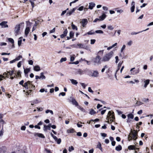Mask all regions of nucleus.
Here are the masks:
<instances>
[{
  "label": "nucleus",
  "instance_id": "14",
  "mask_svg": "<svg viewBox=\"0 0 153 153\" xmlns=\"http://www.w3.org/2000/svg\"><path fill=\"white\" fill-rule=\"evenodd\" d=\"M51 124H49L48 126H46L45 125H44V128H43V130L45 131H47V130H51Z\"/></svg>",
  "mask_w": 153,
  "mask_h": 153
},
{
  "label": "nucleus",
  "instance_id": "61",
  "mask_svg": "<svg viewBox=\"0 0 153 153\" xmlns=\"http://www.w3.org/2000/svg\"><path fill=\"white\" fill-rule=\"evenodd\" d=\"M55 28H54L52 30H51L50 31V33H53L55 32Z\"/></svg>",
  "mask_w": 153,
  "mask_h": 153
},
{
  "label": "nucleus",
  "instance_id": "18",
  "mask_svg": "<svg viewBox=\"0 0 153 153\" xmlns=\"http://www.w3.org/2000/svg\"><path fill=\"white\" fill-rule=\"evenodd\" d=\"M67 33L68 30L67 29H66L64 31L63 33L60 35V37L62 38H63L67 35Z\"/></svg>",
  "mask_w": 153,
  "mask_h": 153
},
{
  "label": "nucleus",
  "instance_id": "30",
  "mask_svg": "<svg viewBox=\"0 0 153 153\" xmlns=\"http://www.w3.org/2000/svg\"><path fill=\"white\" fill-rule=\"evenodd\" d=\"M115 149L117 151H120L122 149V147L121 145H119L115 148Z\"/></svg>",
  "mask_w": 153,
  "mask_h": 153
},
{
  "label": "nucleus",
  "instance_id": "39",
  "mask_svg": "<svg viewBox=\"0 0 153 153\" xmlns=\"http://www.w3.org/2000/svg\"><path fill=\"white\" fill-rule=\"evenodd\" d=\"M67 60V58L66 57L62 58L60 60V62L62 63L63 62L66 61Z\"/></svg>",
  "mask_w": 153,
  "mask_h": 153
},
{
  "label": "nucleus",
  "instance_id": "24",
  "mask_svg": "<svg viewBox=\"0 0 153 153\" xmlns=\"http://www.w3.org/2000/svg\"><path fill=\"white\" fill-rule=\"evenodd\" d=\"M30 30V28L29 27H26L25 30V34L27 36L28 34L29 33V31Z\"/></svg>",
  "mask_w": 153,
  "mask_h": 153
},
{
  "label": "nucleus",
  "instance_id": "44",
  "mask_svg": "<svg viewBox=\"0 0 153 153\" xmlns=\"http://www.w3.org/2000/svg\"><path fill=\"white\" fill-rule=\"evenodd\" d=\"M125 48L126 45H123L121 49L120 52L121 53H122L123 52V51L125 49Z\"/></svg>",
  "mask_w": 153,
  "mask_h": 153
},
{
  "label": "nucleus",
  "instance_id": "64",
  "mask_svg": "<svg viewBox=\"0 0 153 153\" xmlns=\"http://www.w3.org/2000/svg\"><path fill=\"white\" fill-rule=\"evenodd\" d=\"M84 8V7L83 6H82L80 7L78 9V10L79 11H82L83 10Z\"/></svg>",
  "mask_w": 153,
  "mask_h": 153
},
{
  "label": "nucleus",
  "instance_id": "8",
  "mask_svg": "<svg viewBox=\"0 0 153 153\" xmlns=\"http://www.w3.org/2000/svg\"><path fill=\"white\" fill-rule=\"evenodd\" d=\"M75 74L76 75H81L85 73V71L81 69H76L74 71Z\"/></svg>",
  "mask_w": 153,
  "mask_h": 153
},
{
  "label": "nucleus",
  "instance_id": "2",
  "mask_svg": "<svg viewBox=\"0 0 153 153\" xmlns=\"http://www.w3.org/2000/svg\"><path fill=\"white\" fill-rule=\"evenodd\" d=\"M114 119L115 117L114 115V112L111 111H109L106 118V120H107L106 122L109 123V120L112 122L114 121Z\"/></svg>",
  "mask_w": 153,
  "mask_h": 153
},
{
  "label": "nucleus",
  "instance_id": "6",
  "mask_svg": "<svg viewBox=\"0 0 153 153\" xmlns=\"http://www.w3.org/2000/svg\"><path fill=\"white\" fill-rule=\"evenodd\" d=\"M101 57L97 55L93 60L94 64L95 65H98L101 63Z\"/></svg>",
  "mask_w": 153,
  "mask_h": 153
},
{
  "label": "nucleus",
  "instance_id": "53",
  "mask_svg": "<svg viewBox=\"0 0 153 153\" xmlns=\"http://www.w3.org/2000/svg\"><path fill=\"white\" fill-rule=\"evenodd\" d=\"M96 42L95 39H91V45L94 44Z\"/></svg>",
  "mask_w": 153,
  "mask_h": 153
},
{
  "label": "nucleus",
  "instance_id": "1",
  "mask_svg": "<svg viewBox=\"0 0 153 153\" xmlns=\"http://www.w3.org/2000/svg\"><path fill=\"white\" fill-rule=\"evenodd\" d=\"M137 132L134 130L133 131L131 130V132L128 136V139L130 141L132 139L134 140H136L137 138Z\"/></svg>",
  "mask_w": 153,
  "mask_h": 153
},
{
  "label": "nucleus",
  "instance_id": "34",
  "mask_svg": "<svg viewBox=\"0 0 153 153\" xmlns=\"http://www.w3.org/2000/svg\"><path fill=\"white\" fill-rule=\"evenodd\" d=\"M35 1V0H29V1L30 2L33 8L34 7V1Z\"/></svg>",
  "mask_w": 153,
  "mask_h": 153
},
{
  "label": "nucleus",
  "instance_id": "52",
  "mask_svg": "<svg viewBox=\"0 0 153 153\" xmlns=\"http://www.w3.org/2000/svg\"><path fill=\"white\" fill-rule=\"evenodd\" d=\"M56 142H57V143L58 144H60V143H61V139L60 138H59V139H58L57 141H56Z\"/></svg>",
  "mask_w": 153,
  "mask_h": 153
},
{
  "label": "nucleus",
  "instance_id": "4",
  "mask_svg": "<svg viewBox=\"0 0 153 153\" xmlns=\"http://www.w3.org/2000/svg\"><path fill=\"white\" fill-rule=\"evenodd\" d=\"M24 87L26 89H34L35 86L32 84V82L28 81L24 83Z\"/></svg>",
  "mask_w": 153,
  "mask_h": 153
},
{
  "label": "nucleus",
  "instance_id": "37",
  "mask_svg": "<svg viewBox=\"0 0 153 153\" xmlns=\"http://www.w3.org/2000/svg\"><path fill=\"white\" fill-rule=\"evenodd\" d=\"M95 32L97 33L102 34L103 33V32L101 30H96Z\"/></svg>",
  "mask_w": 153,
  "mask_h": 153
},
{
  "label": "nucleus",
  "instance_id": "40",
  "mask_svg": "<svg viewBox=\"0 0 153 153\" xmlns=\"http://www.w3.org/2000/svg\"><path fill=\"white\" fill-rule=\"evenodd\" d=\"M7 71L8 74H9L10 76H12L14 74V72L13 71Z\"/></svg>",
  "mask_w": 153,
  "mask_h": 153
},
{
  "label": "nucleus",
  "instance_id": "50",
  "mask_svg": "<svg viewBox=\"0 0 153 153\" xmlns=\"http://www.w3.org/2000/svg\"><path fill=\"white\" fill-rule=\"evenodd\" d=\"M108 28L109 30H112L114 29V27L111 25L108 26Z\"/></svg>",
  "mask_w": 153,
  "mask_h": 153
},
{
  "label": "nucleus",
  "instance_id": "23",
  "mask_svg": "<svg viewBox=\"0 0 153 153\" xmlns=\"http://www.w3.org/2000/svg\"><path fill=\"white\" fill-rule=\"evenodd\" d=\"M70 81L72 84L74 85H76L78 83V82L76 81V80L73 79H70Z\"/></svg>",
  "mask_w": 153,
  "mask_h": 153
},
{
  "label": "nucleus",
  "instance_id": "48",
  "mask_svg": "<svg viewBox=\"0 0 153 153\" xmlns=\"http://www.w3.org/2000/svg\"><path fill=\"white\" fill-rule=\"evenodd\" d=\"M74 35V33L73 32H70L69 33V36L70 38H71L73 37Z\"/></svg>",
  "mask_w": 153,
  "mask_h": 153
},
{
  "label": "nucleus",
  "instance_id": "45",
  "mask_svg": "<svg viewBox=\"0 0 153 153\" xmlns=\"http://www.w3.org/2000/svg\"><path fill=\"white\" fill-rule=\"evenodd\" d=\"M97 147L102 150V148L101 147V145L100 143H99L97 145Z\"/></svg>",
  "mask_w": 153,
  "mask_h": 153
},
{
  "label": "nucleus",
  "instance_id": "16",
  "mask_svg": "<svg viewBox=\"0 0 153 153\" xmlns=\"http://www.w3.org/2000/svg\"><path fill=\"white\" fill-rule=\"evenodd\" d=\"M102 15L99 17L100 20V21H103L104 20L106 17V15L105 13H104V12H102Z\"/></svg>",
  "mask_w": 153,
  "mask_h": 153
},
{
  "label": "nucleus",
  "instance_id": "3",
  "mask_svg": "<svg viewBox=\"0 0 153 153\" xmlns=\"http://www.w3.org/2000/svg\"><path fill=\"white\" fill-rule=\"evenodd\" d=\"M113 54L114 52L112 51H111L106 53L103 57L102 61L104 62H106L109 61L113 56Z\"/></svg>",
  "mask_w": 153,
  "mask_h": 153
},
{
  "label": "nucleus",
  "instance_id": "31",
  "mask_svg": "<svg viewBox=\"0 0 153 153\" xmlns=\"http://www.w3.org/2000/svg\"><path fill=\"white\" fill-rule=\"evenodd\" d=\"M149 79H147L144 82L145 83L144 85L145 88H146L148 85L149 83Z\"/></svg>",
  "mask_w": 153,
  "mask_h": 153
},
{
  "label": "nucleus",
  "instance_id": "32",
  "mask_svg": "<svg viewBox=\"0 0 153 153\" xmlns=\"http://www.w3.org/2000/svg\"><path fill=\"white\" fill-rule=\"evenodd\" d=\"M71 27L72 28L73 30H77L78 28L76 26L74 25L73 24V23H72L71 25Z\"/></svg>",
  "mask_w": 153,
  "mask_h": 153
},
{
  "label": "nucleus",
  "instance_id": "12",
  "mask_svg": "<svg viewBox=\"0 0 153 153\" xmlns=\"http://www.w3.org/2000/svg\"><path fill=\"white\" fill-rule=\"evenodd\" d=\"M91 76L95 77H97L99 76V73L98 71H93L91 75Z\"/></svg>",
  "mask_w": 153,
  "mask_h": 153
},
{
  "label": "nucleus",
  "instance_id": "10",
  "mask_svg": "<svg viewBox=\"0 0 153 153\" xmlns=\"http://www.w3.org/2000/svg\"><path fill=\"white\" fill-rule=\"evenodd\" d=\"M31 105H33L34 104H37L41 102V101L39 99H35L31 101Z\"/></svg>",
  "mask_w": 153,
  "mask_h": 153
},
{
  "label": "nucleus",
  "instance_id": "33",
  "mask_svg": "<svg viewBox=\"0 0 153 153\" xmlns=\"http://www.w3.org/2000/svg\"><path fill=\"white\" fill-rule=\"evenodd\" d=\"M74 130L73 128L69 129L67 130V132L68 133H73L74 132Z\"/></svg>",
  "mask_w": 153,
  "mask_h": 153
},
{
  "label": "nucleus",
  "instance_id": "11",
  "mask_svg": "<svg viewBox=\"0 0 153 153\" xmlns=\"http://www.w3.org/2000/svg\"><path fill=\"white\" fill-rule=\"evenodd\" d=\"M70 101L71 102L72 104L74 105H75L76 106H78V103L76 102V101L74 98H73L71 97L70 98Z\"/></svg>",
  "mask_w": 153,
  "mask_h": 153
},
{
  "label": "nucleus",
  "instance_id": "19",
  "mask_svg": "<svg viewBox=\"0 0 153 153\" xmlns=\"http://www.w3.org/2000/svg\"><path fill=\"white\" fill-rule=\"evenodd\" d=\"M30 71L29 68L25 69L24 68V72L25 75V76L27 77L28 76V73Z\"/></svg>",
  "mask_w": 153,
  "mask_h": 153
},
{
  "label": "nucleus",
  "instance_id": "17",
  "mask_svg": "<svg viewBox=\"0 0 153 153\" xmlns=\"http://www.w3.org/2000/svg\"><path fill=\"white\" fill-rule=\"evenodd\" d=\"M14 74L16 78L21 77V72L20 71H18L16 73H15Z\"/></svg>",
  "mask_w": 153,
  "mask_h": 153
},
{
  "label": "nucleus",
  "instance_id": "58",
  "mask_svg": "<svg viewBox=\"0 0 153 153\" xmlns=\"http://www.w3.org/2000/svg\"><path fill=\"white\" fill-rule=\"evenodd\" d=\"M60 95H61L62 96H65V92H61L59 93V96H60Z\"/></svg>",
  "mask_w": 153,
  "mask_h": 153
},
{
  "label": "nucleus",
  "instance_id": "7",
  "mask_svg": "<svg viewBox=\"0 0 153 153\" xmlns=\"http://www.w3.org/2000/svg\"><path fill=\"white\" fill-rule=\"evenodd\" d=\"M130 71L131 75H136L139 73L140 69L139 68H133L131 69Z\"/></svg>",
  "mask_w": 153,
  "mask_h": 153
},
{
  "label": "nucleus",
  "instance_id": "21",
  "mask_svg": "<svg viewBox=\"0 0 153 153\" xmlns=\"http://www.w3.org/2000/svg\"><path fill=\"white\" fill-rule=\"evenodd\" d=\"M33 70L36 71H39L40 70V68L38 65H36L33 67Z\"/></svg>",
  "mask_w": 153,
  "mask_h": 153
},
{
  "label": "nucleus",
  "instance_id": "5",
  "mask_svg": "<svg viewBox=\"0 0 153 153\" xmlns=\"http://www.w3.org/2000/svg\"><path fill=\"white\" fill-rule=\"evenodd\" d=\"M24 23L23 22L19 24H17L16 25L14 28V34L16 36L19 34L20 33V26L22 25H23Z\"/></svg>",
  "mask_w": 153,
  "mask_h": 153
},
{
  "label": "nucleus",
  "instance_id": "15",
  "mask_svg": "<svg viewBox=\"0 0 153 153\" xmlns=\"http://www.w3.org/2000/svg\"><path fill=\"white\" fill-rule=\"evenodd\" d=\"M135 9V2L133 1L131 3V13L134 11Z\"/></svg>",
  "mask_w": 153,
  "mask_h": 153
},
{
  "label": "nucleus",
  "instance_id": "56",
  "mask_svg": "<svg viewBox=\"0 0 153 153\" xmlns=\"http://www.w3.org/2000/svg\"><path fill=\"white\" fill-rule=\"evenodd\" d=\"M131 32V35H136L139 33H140V32Z\"/></svg>",
  "mask_w": 153,
  "mask_h": 153
},
{
  "label": "nucleus",
  "instance_id": "62",
  "mask_svg": "<svg viewBox=\"0 0 153 153\" xmlns=\"http://www.w3.org/2000/svg\"><path fill=\"white\" fill-rule=\"evenodd\" d=\"M115 59H116L115 62L116 63H117L119 60L118 57L117 56H116L115 57Z\"/></svg>",
  "mask_w": 153,
  "mask_h": 153
},
{
  "label": "nucleus",
  "instance_id": "20",
  "mask_svg": "<svg viewBox=\"0 0 153 153\" xmlns=\"http://www.w3.org/2000/svg\"><path fill=\"white\" fill-rule=\"evenodd\" d=\"M95 4L93 2L90 3H89V6L88 8L92 10L93 9V7H95Z\"/></svg>",
  "mask_w": 153,
  "mask_h": 153
},
{
  "label": "nucleus",
  "instance_id": "49",
  "mask_svg": "<svg viewBox=\"0 0 153 153\" xmlns=\"http://www.w3.org/2000/svg\"><path fill=\"white\" fill-rule=\"evenodd\" d=\"M80 84L84 89H85V87L87 86L86 85L83 83H80Z\"/></svg>",
  "mask_w": 153,
  "mask_h": 153
},
{
  "label": "nucleus",
  "instance_id": "60",
  "mask_svg": "<svg viewBox=\"0 0 153 153\" xmlns=\"http://www.w3.org/2000/svg\"><path fill=\"white\" fill-rule=\"evenodd\" d=\"M37 109L38 110V111H43V108H38V107H37Z\"/></svg>",
  "mask_w": 153,
  "mask_h": 153
},
{
  "label": "nucleus",
  "instance_id": "28",
  "mask_svg": "<svg viewBox=\"0 0 153 153\" xmlns=\"http://www.w3.org/2000/svg\"><path fill=\"white\" fill-rule=\"evenodd\" d=\"M35 135H37L38 137H41L42 138H45V137L41 133H36V134H35Z\"/></svg>",
  "mask_w": 153,
  "mask_h": 153
},
{
  "label": "nucleus",
  "instance_id": "9",
  "mask_svg": "<svg viewBox=\"0 0 153 153\" xmlns=\"http://www.w3.org/2000/svg\"><path fill=\"white\" fill-rule=\"evenodd\" d=\"M80 23L83 27H85L87 25L88 21L86 19H83L80 20Z\"/></svg>",
  "mask_w": 153,
  "mask_h": 153
},
{
  "label": "nucleus",
  "instance_id": "25",
  "mask_svg": "<svg viewBox=\"0 0 153 153\" xmlns=\"http://www.w3.org/2000/svg\"><path fill=\"white\" fill-rule=\"evenodd\" d=\"M121 66V65L119 64H118V65H117V70H116V72H115V77H117L116 74H117V72L120 70V69Z\"/></svg>",
  "mask_w": 153,
  "mask_h": 153
},
{
  "label": "nucleus",
  "instance_id": "46",
  "mask_svg": "<svg viewBox=\"0 0 153 153\" xmlns=\"http://www.w3.org/2000/svg\"><path fill=\"white\" fill-rule=\"evenodd\" d=\"M8 40L9 41L11 42L13 44L14 43V41L13 39L11 38H9L8 39Z\"/></svg>",
  "mask_w": 153,
  "mask_h": 153
},
{
  "label": "nucleus",
  "instance_id": "42",
  "mask_svg": "<svg viewBox=\"0 0 153 153\" xmlns=\"http://www.w3.org/2000/svg\"><path fill=\"white\" fill-rule=\"evenodd\" d=\"M133 43V42L132 40H130L129 42H128L127 43V45H128L129 46H131Z\"/></svg>",
  "mask_w": 153,
  "mask_h": 153
},
{
  "label": "nucleus",
  "instance_id": "63",
  "mask_svg": "<svg viewBox=\"0 0 153 153\" xmlns=\"http://www.w3.org/2000/svg\"><path fill=\"white\" fill-rule=\"evenodd\" d=\"M88 91L89 92L92 93H93L94 92V91H93V90L91 89V88L90 87L88 88Z\"/></svg>",
  "mask_w": 153,
  "mask_h": 153
},
{
  "label": "nucleus",
  "instance_id": "47",
  "mask_svg": "<svg viewBox=\"0 0 153 153\" xmlns=\"http://www.w3.org/2000/svg\"><path fill=\"white\" fill-rule=\"evenodd\" d=\"M74 150V148L72 146H71L69 147L68 150L69 152H71L72 151H73Z\"/></svg>",
  "mask_w": 153,
  "mask_h": 153
},
{
  "label": "nucleus",
  "instance_id": "55",
  "mask_svg": "<svg viewBox=\"0 0 153 153\" xmlns=\"http://www.w3.org/2000/svg\"><path fill=\"white\" fill-rule=\"evenodd\" d=\"M78 108L81 111H82L83 112H85V109L82 108V107H81L80 106H79Z\"/></svg>",
  "mask_w": 153,
  "mask_h": 153
},
{
  "label": "nucleus",
  "instance_id": "43",
  "mask_svg": "<svg viewBox=\"0 0 153 153\" xmlns=\"http://www.w3.org/2000/svg\"><path fill=\"white\" fill-rule=\"evenodd\" d=\"M73 13L71 10H70L69 11L67 12L66 14L67 16H69L71 15Z\"/></svg>",
  "mask_w": 153,
  "mask_h": 153
},
{
  "label": "nucleus",
  "instance_id": "41",
  "mask_svg": "<svg viewBox=\"0 0 153 153\" xmlns=\"http://www.w3.org/2000/svg\"><path fill=\"white\" fill-rule=\"evenodd\" d=\"M103 51H104L103 50L100 51L98 52V55L99 56L102 55L103 53Z\"/></svg>",
  "mask_w": 153,
  "mask_h": 153
},
{
  "label": "nucleus",
  "instance_id": "57",
  "mask_svg": "<svg viewBox=\"0 0 153 153\" xmlns=\"http://www.w3.org/2000/svg\"><path fill=\"white\" fill-rule=\"evenodd\" d=\"M94 33V32H92V30L90 31L87 33V34H88V35H90L93 34Z\"/></svg>",
  "mask_w": 153,
  "mask_h": 153
},
{
  "label": "nucleus",
  "instance_id": "35",
  "mask_svg": "<svg viewBox=\"0 0 153 153\" xmlns=\"http://www.w3.org/2000/svg\"><path fill=\"white\" fill-rule=\"evenodd\" d=\"M135 148V146L133 145H130L128 146V149L129 150H133Z\"/></svg>",
  "mask_w": 153,
  "mask_h": 153
},
{
  "label": "nucleus",
  "instance_id": "27",
  "mask_svg": "<svg viewBox=\"0 0 153 153\" xmlns=\"http://www.w3.org/2000/svg\"><path fill=\"white\" fill-rule=\"evenodd\" d=\"M22 39V37H20L19 39L18 42V44L19 46H20L21 45Z\"/></svg>",
  "mask_w": 153,
  "mask_h": 153
},
{
  "label": "nucleus",
  "instance_id": "22",
  "mask_svg": "<svg viewBox=\"0 0 153 153\" xmlns=\"http://www.w3.org/2000/svg\"><path fill=\"white\" fill-rule=\"evenodd\" d=\"M77 46H79V48H83L87 49V48H88V47L86 46L83 44L81 43L78 44L77 45Z\"/></svg>",
  "mask_w": 153,
  "mask_h": 153
},
{
  "label": "nucleus",
  "instance_id": "36",
  "mask_svg": "<svg viewBox=\"0 0 153 153\" xmlns=\"http://www.w3.org/2000/svg\"><path fill=\"white\" fill-rule=\"evenodd\" d=\"M96 113V112L92 109H91L89 112V114L91 115H93L95 114Z\"/></svg>",
  "mask_w": 153,
  "mask_h": 153
},
{
  "label": "nucleus",
  "instance_id": "54",
  "mask_svg": "<svg viewBox=\"0 0 153 153\" xmlns=\"http://www.w3.org/2000/svg\"><path fill=\"white\" fill-rule=\"evenodd\" d=\"M22 63V61H19L17 64V66L18 68H20L21 66V65Z\"/></svg>",
  "mask_w": 153,
  "mask_h": 153
},
{
  "label": "nucleus",
  "instance_id": "51",
  "mask_svg": "<svg viewBox=\"0 0 153 153\" xmlns=\"http://www.w3.org/2000/svg\"><path fill=\"white\" fill-rule=\"evenodd\" d=\"M108 68V66L107 65H105L104 67V68L102 69V70H101V72H104V71H105V68Z\"/></svg>",
  "mask_w": 153,
  "mask_h": 153
},
{
  "label": "nucleus",
  "instance_id": "38",
  "mask_svg": "<svg viewBox=\"0 0 153 153\" xmlns=\"http://www.w3.org/2000/svg\"><path fill=\"white\" fill-rule=\"evenodd\" d=\"M22 55H19L18 56L15 58L16 61H18L20 59H21L22 58Z\"/></svg>",
  "mask_w": 153,
  "mask_h": 153
},
{
  "label": "nucleus",
  "instance_id": "13",
  "mask_svg": "<svg viewBox=\"0 0 153 153\" xmlns=\"http://www.w3.org/2000/svg\"><path fill=\"white\" fill-rule=\"evenodd\" d=\"M7 22L3 21L0 23V25H1L2 27H8V25L7 24Z\"/></svg>",
  "mask_w": 153,
  "mask_h": 153
},
{
  "label": "nucleus",
  "instance_id": "26",
  "mask_svg": "<svg viewBox=\"0 0 153 153\" xmlns=\"http://www.w3.org/2000/svg\"><path fill=\"white\" fill-rule=\"evenodd\" d=\"M40 79H45V76L44 75V73L42 72L40 73V76H39Z\"/></svg>",
  "mask_w": 153,
  "mask_h": 153
},
{
  "label": "nucleus",
  "instance_id": "59",
  "mask_svg": "<svg viewBox=\"0 0 153 153\" xmlns=\"http://www.w3.org/2000/svg\"><path fill=\"white\" fill-rule=\"evenodd\" d=\"M28 64L29 65H33V61H32V60H30L28 61Z\"/></svg>",
  "mask_w": 153,
  "mask_h": 153
},
{
  "label": "nucleus",
  "instance_id": "29",
  "mask_svg": "<svg viewBox=\"0 0 153 153\" xmlns=\"http://www.w3.org/2000/svg\"><path fill=\"white\" fill-rule=\"evenodd\" d=\"M127 117H128V119H133L134 118V115L132 114L131 113V114H128V115Z\"/></svg>",
  "mask_w": 153,
  "mask_h": 153
}]
</instances>
